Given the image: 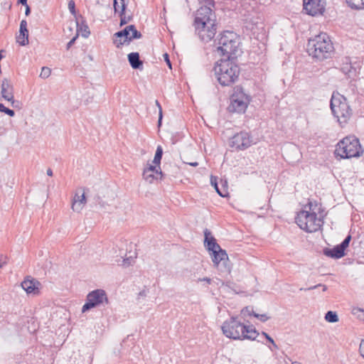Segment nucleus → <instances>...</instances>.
<instances>
[{"instance_id": "1", "label": "nucleus", "mask_w": 364, "mask_h": 364, "mask_svg": "<svg viewBox=\"0 0 364 364\" xmlns=\"http://www.w3.org/2000/svg\"><path fill=\"white\" fill-rule=\"evenodd\" d=\"M223 333L233 340L255 341L259 332L253 326H246L237 319V316H232L222 325Z\"/></svg>"}, {"instance_id": "2", "label": "nucleus", "mask_w": 364, "mask_h": 364, "mask_svg": "<svg viewBox=\"0 0 364 364\" xmlns=\"http://www.w3.org/2000/svg\"><path fill=\"white\" fill-rule=\"evenodd\" d=\"M214 71L219 84L225 87L231 86L238 80L240 69L233 58H226L216 63Z\"/></svg>"}, {"instance_id": "3", "label": "nucleus", "mask_w": 364, "mask_h": 364, "mask_svg": "<svg viewBox=\"0 0 364 364\" xmlns=\"http://www.w3.org/2000/svg\"><path fill=\"white\" fill-rule=\"evenodd\" d=\"M307 52L312 58L323 61L331 58L334 48L329 36L325 33H321L309 40Z\"/></svg>"}, {"instance_id": "4", "label": "nucleus", "mask_w": 364, "mask_h": 364, "mask_svg": "<svg viewBox=\"0 0 364 364\" xmlns=\"http://www.w3.org/2000/svg\"><path fill=\"white\" fill-rule=\"evenodd\" d=\"M217 52L219 55L231 58L239 50L240 44V36L233 31H225L215 40Z\"/></svg>"}, {"instance_id": "5", "label": "nucleus", "mask_w": 364, "mask_h": 364, "mask_svg": "<svg viewBox=\"0 0 364 364\" xmlns=\"http://www.w3.org/2000/svg\"><path fill=\"white\" fill-rule=\"evenodd\" d=\"M330 107L333 116L340 124H346L352 116V109L347 99L339 93L333 92L330 102Z\"/></svg>"}, {"instance_id": "6", "label": "nucleus", "mask_w": 364, "mask_h": 364, "mask_svg": "<svg viewBox=\"0 0 364 364\" xmlns=\"http://www.w3.org/2000/svg\"><path fill=\"white\" fill-rule=\"evenodd\" d=\"M335 153L342 159L359 157L363 153L359 139L354 136L343 138L336 145Z\"/></svg>"}, {"instance_id": "7", "label": "nucleus", "mask_w": 364, "mask_h": 364, "mask_svg": "<svg viewBox=\"0 0 364 364\" xmlns=\"http://www.w3.org/2000/svg\"><path fill=\"white\" fill-rule=\"evenodd\" d=\"M296 223L299 228L308 232H315L321 229L323 221L316 213L302 210L295 218Z\"/></svg>"}, {"instance_id": "8", "label": "nucleus", "mask_w": 364, "mask_h": 364, "mask_svg": "<svg viewBox=\"0 0 364 364\" xmlns=\"http://www.w3.org/2000/svg\"><path fill=\"white\" fill-rule=\"evenodd\" d=\"M250 102L249 97L244 92L242 87L235 86L230 97V112H244Z\"/></svg>"}, {"instance_id": "9", "label": "nucleus", "mask_w": 364, "mask_h": 364, "mask_svg": "<svg viewBox=\"0 0 364 364\" xmlns=\"http://www.w3.org/2000/svg\"><path fill=\"white\" fill-rule=\"evenodd\" d=\"M104 303H109V300L105 291L100 289L93 290L87 295L86 302L82 306V312L85 313L90 309L97 307Z\"/></svg>"}, {"instance_id": "10", "label": "nucleus", "mask_w": 364, "mask_h": 364, "mask_svg": "<svg viewBox=\"0 0 364 364\" xmlns=\"http://www.w3.org/2000/svg\"><path fill=\"white\" fill-rule=\"evenodd\" d=\"M194 25H199L201 27L205 25L217 26L215 13L208 6H201L197 11Z\"/></svg>"}, {"instance_id": "11", "label": "nucleus", "mask_w": 364, "mask_h": 364, "mask_svg": "<svg viewBox=\"0 0 364 364\" xmlns=\"http://www.w3.org/2000/svg\"><path fill=\"white\" fill-rule=\"evenodd\" d=\"M253 144L252 137L250 133L242 131L235 134L230 139V146L237 151L245 150Z\"/></svg>"}, {"instance_id": "12", "label": "nucleus", "mask_w": 364, "mask_h": 364, "mask_svg": "<svg viewBox=\"0 0 364 364\" xmlns=\"http://www.w3.org/2000/svg\"><path fill=\"white\" fill-rule=\"evenodd\" d=\"M325 0H303L304 10L310 16L323 14L325 11Z\"/></svg>"}, {"instance_id": "13", "label": "nucleus", "mask_w": 364, "mask_h": 364, "mask_svg": "<svg viewBox=\"0 0 364 364\" xmlns=\"http://www.w3.org/2000/svg\"><path fill=\"white\" fill-rule=\"evenodd\" d=\"M196 33L203 42L210 41L215 36L217 31V26L205 25V26H199L194 25Z\"/></svg>"}, {"instance_id": "14", "label": "nucleus", "mask_w": 364, "mask_h": 364, "mask_svg": "<svg viewBox=\"0 0 364 364\" xmlns=\"http://www.w3.org/2000/svg\"><path fill=\"white\" fill-rule=\"evenodd\" d=\"M1 94L3 98L9 102H11L12 105H14L15 102L14 97V86L9 79H3L1 85Z\"/></svg>"}, {"instance_id": "15", "label": "nucleus", "mask_w": 364, "mask_h": 364, "mask_svg": "<svg viewBox=\"0 0 364 364\" xmlns=\"http://www.w3.org/2000/svg\"><path fill=\"white\" fill-rule=\"evenodd\" d=\"M134 28V25L126 26L123 30L118 31L114 34V36L124 37V40H114V44L117 48H119L123 45H129L131 42L130 30Z\"/></svg>"}, {"instance_id": "16", "label": "nucleus", "mask_w": 364, "mask_h": 364, "mask_svg": "<svg viewBox=\"0 0 364 364\" xmlns=\"http://www.w3.org/2000/svg\"><path fill=\"white\" fill-rule=\"evenodd\" d=\"M41 283L35 279H25L22 283V288L26 291L27 294H33L37 295L39 294V287Z\"/></svg>"}, {"instance_id": "17", "label": "nucleus", "mask_w": 364, "mask_h": 364, "mask_svg": "<svg viewBox=\"0 0 364 364\" xmlns=\"http://www.w3.org/2000/svg\"><path fill=\"white\" fill-rule=\"evenodd\" d=\"M229 260L226 251L222 248L216 251H213L212 253V261L214 266L216 267H219L220 262L226 267V262Z\"/></svg>"}, {"instance_id": "18", "label": "nucleus", "mask_w": 364, "mask_h": 364, "mask_svg": "<svg viewBox=\"0 0 364 364\" xmlns=\"http://www.w3.org/2000/svg\"><path fill=\"white\" fill-rule=\"evenodd\" d=\"M210 235H211V233L208 229H205L204 230V235H205L204 245H205L206 249L209 252H212V253H213V251H216L221 247L217 243L215 237L211 236Z\"/></svg>"}, {"instance_id": "19", "label": "nucleus", "mask_w": 364, "mask_h": 364, "mask_svg": "<svg viewBox=\"0 0 364 364\" xmlns=\"http://www.w3.org/2000/svg\"><path fill=\"white\" fill-rule=\"evenodd\" d=\"M17 42L21 46L28 44V31L27 29V21L22 20L20 23L19 34L17 36Z\"/></svg>"}, {"instance_id": "20", "label": "nucleus", "mask_w": 364, "mask_h": 364, "mask_svg": "<svg viewBox=\"0 0 364 364\" xmlns=\"http://www.w3.org/2000/svg\"><path fill=\"white\" fill-rule=\"evenodd\" d=\"M87 200L85 196V192L82 191L80 194L77 192L73 199L72 209L75 212H80L85 205Z\"/></svg>"}, {"instance_id": "21", "label": "nucleus", "mask_w": 364, "mask_h": 364, "mask_svg": "<svg viewBox=\"0 0 364 364\" xmlns=\"http://www.w3.org/2000/svg\"><path fill=\"white\" fill-rule=\"evenodd\" d=\"M323 254L329 257L339 259L345 255V250L338 245L333 249L325 248L323 250Z\"/></svg>"}, {"instance_id": "22", "label": "nucleus", "mask_w": 364, "mask_h": 364, "mask_svg": "<svg viewBox=\"0 0 364 364\" xmlns=\"http://www.w3.org/2000/svg\"><path fill=\"white\" fill-rule=\"evenodd\" d=\"M128 60L133 69H141L143 61L140 60L139 53H131L128 55Z\"/></svg>"}, {"instance_id": "23", "label": "nucleus", "mask_w": 364, "mask_h": 364, "mask_svg": "<svg viewBox=\"0 0 364 364\" xmlns=\"http://www.w3.org/2000/svg\"><path fill=\"white\" fill-rule=\"evenodd\" d=\"M347 5L352 9H364V0H345Z\"/></svg>"}, {"instance_id": "24", "label": "nucleus", "mask_w": 364, "mask_h": 364, "mask_svg": "<svg viewBox=\"0 0 364 364\" xmlns=\"http://www.w3.org/2000/svg\"><path fill=\"white\" fill-rule=\"evenodd\" d=\"M210 183L213 186H214L217 193L222 197H225L228 195V190L225 188H223L222 190L218 188V178L215 176L210 177Z\"/></svg>"}, {"instance_id": "25", "label": "nucleus", "mask_w": 364, "mask_h": 364, "mask_svg": "<svg viewBox=\"0 0 364 364\" xmlns=\"http://www.w3.org/2000/svg\"><path fill=\"white\" fill-rule=\"evenodd\" d=\"M113 6L115 13H121V14H124L126 9L124 0H114Z\"/></svg>"}, {"instance_id": "26", "label": "nucleus", "mask_w": 364, "mask_h": 364, "mask_svg": "<svg viewBox=\"0 0 364 364\" xmlns=\"http://www.w3.org/2000/svg\"><path fill=\"white\" fill-rule=\"evenodd\" d=\"M304 210H307V211H311L317 214V213L320 212L321 205L316 201L309 200L308 203L304 205Z\"/></svg>"}, {"instance_id": "27", "label": "nucleus", "mask_w": 364, "mask_h": 364, "mask_svg": "<svg viewBox=\"0 0 364 364\" xmlns=\"http://www.w3.org/2000/svg\"><path fill=\"white\" fill-rule=\"evenodd\" d=\"M77 31H81L82 36L85 38H87L90 34V28L85 21L77 23Z\"/></svg>"}, {"instance_id": "28", "label": "nucleus", "mask_w": 364, "mask_h": 364, "mask_svg": "<svg viewBox=\"0 0 364 364\" xmlns=\"http://www.w3.org/2000/svg\"><path fill=\"white\" fill-rule=\"evenodd\" d=\"M162 155H163V149L161 146H159L156 149L155 156H154V158L153 160V163L155 165H157L159 169H160V164H161Z\"/></svg>"}, {"instance_id": "29", "label": "nucleus", "mask_w": 364, "mask_h": 364, "mask_svg": "<svg viewBox=\"0 0 364 364\" xmlns=\"http://www.w3.org/2000/svg\"><path fill=\"white\" fill-rule=\"evenodd\" d=\"M156 166H158L157 165H150L149 164L148 166L146 168H145L144 170H146V173L148 172H152V173H155L156 176H160V179H162L164 177V173L161 171V168L159 169H157L156 168Z\"/></svg>"}, {"instance_id": "30", "label": "nucleus", "mask_w": 364, "mask_h": 364, "mask_svg": "<svg viewBox=\"0 0 364 364\" xmlns=\"http://www.w3.org/2000/svg\"><path fill=\"white\" fill-rule=\"evenodd\" d=\"M325 320L329 323L338 321V316L336 311H328L325 315Z\"/></svg>"}, {"instance_id": "31", "label": "nucleus", "mask_w": 364, "mask_h": 364, "mask_svg": "<svg viewBox=\"0 0 364 364\" xmlns=\"http://www.w3.org/2000/svg\"><path fill=\"white\" fill-rule=\"evenodd\" d=\"M142 176L143 178L149 183H153L155 179H158V176H156L155 173H146V170H144Z\"/></svg>"}, {"instance_id": "32", "label": "nucleus", "mask_w": 364, "mask_h": 364, "mask_svg": "<svg viewBox=\"0 0 364 364\" xmlns=\"http://www.w3.org/2000/svg\"><path fill=\"white\" fill-rule=\"evenodd\" d=\"M142 36L141 33L138 31L135 27V26L134 25V28L130 30V38H131V41L134 39H139V38H141Z\"/></svg>"}, {"instance_id": "33", "label": "nucleus", "mask_w": 364, "mask_h": 364, "mask_svg": "<svg viewBox=\"0 0 364 364\" xmlns=\"http://www.w3.org/2000/svg\"><path fill=\"white\" fill-rule=\"evenodd\" d=\"M255 314L252 306H246L241 310V314L244 316H253Z\"/></svg>"}, {"instance_id": "34", "label": "nucleus", "mask_w": 364, "mask_h": 364, "mask_svg": "<svg viewBox=\"0 0 364 364\" xmlns=\"http://www.w3.org/2000/svg\"><path fill=\"white\" fill-rule=\"evenodd\" d=\"M50 73H51V70L49 68L43 67L41 74H40V77L46 79L50 76Z\"/></svg>"}, {"instance_id": "35", "label": "nucleus", "mask_w": 364, "mask_h": 364, "mask_svg": "<svg viewBox=\"0 0 364 364\" xmlns=\"http://www.w3.org/2000/svg\"><path fill=\"white\" fill-rule=\"evenodd\" d=\"M350 240L351 236L348 235L339 245L343 250H345L346 248L348 247Z\"/></svg>"}, {"instance_id": "36", "label": "nucleus", "mask_w": 364, "mask_h": 364, "mask_svg": "<svg viewBox=\"0 0 364 364\" xmlns=\"http://www.w3.org/2000/svg\"><path fill=\"white\" fill-rule=\"evenodd\" d=\"M253 316L257 318V319H259L262 322H265V321H267L269 318V317L267 316V315L265 314H259L255 313V314H253Z\"/></svg>"}, {"instance_id": "37", "label": "nucleus", "mask_w": 364, "mask_h": 364, "mask_svg": "<svg viewBox=\"0 0 364 364\" xmlns=\"http://www.w3.org/2000/svg\"><path fill=\"white\" fill-rule=\"evenodd\" d=\"M119 16L120 17V26H124L125 24H127L130 20H131V17H126L125 16V14H119Z\"/></svg>"}, {"instance_id": "38", "label": "nucleus", "mask_w": 364, "mask_h": 364, "mask_svg": "<svg viewBox=\"0 0 364 364\" xmlns=\"http://www.w3.org/2000/svg\"><path fill=\"white\" fill-rule=\"evenodd\" d=\"M323 287V291H325L327 290V287L324 284H318L317 285H315V286H312V287H310L309 288H300V291H308V290H312V289H316L317 287Z\"/></svg>"}, {"instance_id": "39", "label": "nucleus", "mask_w": 364, "mask_h": 364, "mask_svg": "<svg viewBox=\"0 0 364 364\" xmlns=\"http://www.w3.org/2000/svg\"><path fill=\"white\" fill-rule=\"evenodd\" d=\"M155 103H156V105L158 107L159 111L158 123H159V126H160L161 124V120H162V117H163L162 108H161V106L158 100H156Z\"/></svg>"}, {"instance_id": "40", "label": "nucleus", "mask_w": 364, "mask_h": 364, "mask_svg": "<svg viewBox=\"0 0 364 364\" xmlns=\"http://www.w3.org/2000/svg\"><path fill=\"white\" fill-rule=\"evenodd\" d=\"M68 9L72 14H75V4L73 0L68 1Z\"/></svg>"}, {"instance_id": "41", "label": "nucleus", "mask_w": 364, "mask_h": 364, "mask_svg": "<svg viewBox=\"0 0 364 364\" xmlns=\"http://www.w3.org/2000/svg\"><path fill=\"white\" fill-rule=\"evenodd\" d=\"M4 113L8 114L9 116L10 117H14L15 115V112L13 109H9L6 107H4V108L3 109V112Z\"/></svg>"}, {"instance_id": "42", "label": "nucleus", "mask_w": 364, "mask_h": 364, "mask_svg": "<svg viewBox=\"0 0 364 364\" xmlns=\"http://www.w3.org/2000/svg\"><path fill=\"white\" fill-rule=\"evenodd\" d=\"M4 113L8 114L9 116L10 117H14L15 115V112L13 109H9L6 107H4V108L3 109V112Z\"/></svg>"}, {"instance_id": "43", "label": "nucleus", "mask_w": 364, "mask_h": 364, "mask_svg": "<svg viewBox=\"0 0 364 364\" xmlns=\"http://www.w3.org/2000/svg\"><path fill=\"white\" fill-rule=\"evenodd\" d=\"M77 38V35L73 37L67 44L66 49L69 50L70 47L75 43L76 39Z\"/></svg>"}, {"instance_id": "44", "label": "nucleus", "mask_w": 364, "mask_h": 364, "mask_svg": "<svg viewBox=\"0 0 364 364\" xmlns=\"http://www.w3.org/2000/svg\"><path fill=\"white\" fill-rule=\"evenodd\" d=\"M359 352L360 355L364 358V340H362L360 342Z\"/></svg>"}, {"instance_id": "45", "label": "nucleus", "mask_w": 364, "mask_h": 364, "mask_svg": "<svg viewBox=\"0 0 364 364\" xmlns=\"http://www.w3.org/2000/svg\"><path fill=\"white\" fill-rule=\"evenodd\" d=\"M6 263V257L3 255H0V268H1L3 267V265L5 264Z\"/></svg>"}, {"instance_id": "46", "label": "nucleus", "mask_w": 364, "mask_h": 364, "mask_svg": "<svg viewBox=\"0 0 364 364\" xmlns=\"http://www.w3.org/2000/svg\"><path fill=\"white\" fill-rule=\"evenodd\" d=\"M165 60L166 61L167 65L169 66V68H171V63L168 58V55L167 53H165L164 55Z\"/></svg>"}, {"instance_id": "47", "label": "nucleus", "mask_w": 364, "mask_h": 364, "mask_svg": "<svg viewBox=\"0 0 364 364\" xmlns=\"http://www.w3.org/2000/svg\"><path fill=\"white\" fill-rule=\"evenodd\" d=\"M352 312L353 314H357L358 312L364 313V310L360 308H354Z\"/></svg>"}, {"instance_id": "48", "label": "nucleus", "mask_w": 364, "mask_h": 364, "mask_svg": "<svg viewBox=\"0 0 364 364\" xmlns=\"http://www.w3.org/2000/svg\"><path fill=\"white\" fill-rule=\"evenodd\" d=\"M31 13V9H30V7L28 6V5L27 4V6H26V11H25V14L26 16H28Z\"/></svg>"}, {"instance_id": "49", "label": "nucleus", "mask_w": 364, "mask_h": 364, "mask_svg": "<svg viewBox=\"0 0 364 364\" xmlns=\"http://www.w3.org/2000/svg\"><path fill=\"white\" fill-rule=\"evenodd\" d=\"M199 281H205V282H208V284H210L211 279H210L208 277H204L203 279H199Z\"/></svg>"}, {"instance_id": "50", "label": "nucleus", "mask_w": 364, "mask_h": 364, "mask_svg": "<svg viewBox=\"0 0 364 364\" xmlns=\"http://www.w3.org/2000/svg\"><path fill=\"white\" fill-rule=\"evenodd\" d=\"M272 347H269V348L273 350H277L279 348L278 346L275 343V342L274 341V343H272Z\"/></svg>"}, {"instance_id": "51", "label": "nucleus", "mask_w": 364, "mask_h": 364, "mask_svg": "<svg viewBox=\"0 0 364 364\" xmlns=\"http://www.w3.org/2000/svg\"><path fill=\"white\" fill-rule=\"evenodd\" d=\"M18 3L23 6H27V0H18Z\"/></svg>"}, {"instance_id": "52", "label": "nucleus", "mask_w": 364, "mask_h": 364, "mask_svg": "<svg viewBox=\"0 0 364 364\" xmlns=\"http://www.w3.org/2000/svg\"><path fill=\"white\" fill-rule=\"evenodd\" d=\"M47 175L49 176H53V171L51 168H48L47 170Z\"/></svg>"}, {"instance_id": "53", "label": "nucleus", "mask_w": 364, "mask_h": 364, "mask_svg": "<svg viewBox=\"0 0 364 364\" xmlns=\"http://www.w3.org/2000/svg\"><path fill=\"white\" fill-rule=\"evenodd\" d=\"M267 340L272 344V343H274V340L273 338L271 337V336H269Z\"/></svg>"}, {"instance_id": "54", "label": "nucleus", "mask_w": 364, "mask_h": 364, "mask_svg": "<svg viewBox=\"0 0 364 364\" xmlns=\"http://www.w3.org/2000/svg\"><path fill=\"white\" fill-rule=\"evenodd\" d=\"M114 40H124V37L119 38V37H117V36H113V41Z\"/></svg>"}, {"instance_id": "55", "label": "nucleus", "mask_w": 364, "mask_h": 364, "mask_svg": "<svg viewBox=\"0 0 364 364\" xmlns=\"http://www.w3.org/2000/svg\"><path fill=\"white\" fill-rule=\"evenodd\" d=\"M262 336H264L266 338V339L269 336V334H267V333L266 332H264V331H262Z\"/></svg>"}, {"instance_id": "56", "label": "nucleus", "mask_w": 364, "mask_h": 364, "mask_svg": "<svg viewBox=\"0 0 364 364\" xmlns=\"http://www.w3.org/2000/svg\"><path fill=\"white\" fill-rule=\"evenodd\" d=\"M190 165L192 166H198V162H193V163H191Z\"/></svg>"}, {"instance_id": "57", "label": "nucleus", "mask_w": 364, "mask_h": 364, "mask_svg": "<svg viewBox=\"0 0 364 364\" xmlns=\"http://www.w3.org/2000/svg\"><path fill=\"white\" fill-rule=\"evenodd\" d=\"M4 107L5 106L3 104L0 103V112H3V109L4 108Z\"/></svg>"}, {"instance_id": "58", "label": "nucleus", "mask_w": 364, "mask_h": 364, "mask_svg": "<svg viewBox=\"0 0 364 364\" xmlns=\"http://www.w3.org/2000/svg\"><path fill=\"white\" fill-rule=\"evenodd\" d=\"M292 364H300L299 363H292Z\"/></svg>"}]
</instances>
